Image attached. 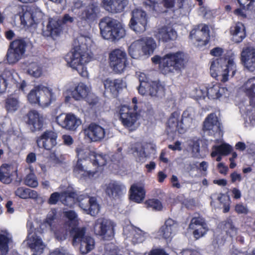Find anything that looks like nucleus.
<instances>
[{"label":"nucleus","instance_id":"1","mask_svg":"<svg viewBox=\"0 0 255 255\" xmlns=\"http://www.w3.org/2000/svg\"><path fill=\"white\" fill-rule=\"evenodd\" d=\"M151 61L154 64H158L160 71L164 75L181 72L186 63L184 52L179 51L167 53L162 57L155 55Z\"/></svg>","mask_w":255,"mask_h":255},{"label":"nucleus","instance_id":"2","mask_svg":"<svg viewBox=\"0 0 255 255\" xmlns=\"http://www.w3.org/2000/svg\"><path fill=\"white\" fill-rule=\"evenodd\" d=\"M92 59L87 51L82 49L81 46L73 48L65 56V60L70 67L77 71L83 77H87L88 73L85 65Z\"/></svg>","mask_w":255,"mask_h":255},{"label":"nucleus","instance_id":"3","mask_svg":"<svg viewBox=\"0 0 255 255\" xmlns=\"http://www.w3.org/2000/svg\"><path fill=\"white\" fill-rule=\"evenodd\" d=\"M99 26L102 37L112 41L118 40L126 35V31L122 24L117 20L109 16L102 18Z\"/></svg>","mask_w":255,"mask_h":255},{"label":"nucleus","instance_id":"4","mask_svg":"<svg viewBox=\"0 0 255 255\" xmlns=\"http://www.w3.org/2000/svg\"><path fill=\"white\" fill-rule=\"evenodd\" d=\"M210 70L212 77H219L217 80L225 82L228 80L230 72H232V76L235 74L236 65L233 59L220 57L213 59Z\"/></svg>","mask_w":255,"mask_h":255},{"label":"nucleus","instance_id":"5","mask_svg":"<svg viewBox=\"0 0 255 255\" xmlns=\"http://www.w3.org/2000/svg\"><path fill=\"white\" fill-rule=\"evenodd\" d=\"M180 116L179 111H174L170 115L167 123V128L170 132L182 134L192 126L193 119L188 111H184L181 118Z\"/></svg>","mask_w":255,"mask_h":255},{"label":"nucleus","instance_id":"6","mask_svg":"<svg viewBox=\"0 0 255 255\" xmlns=\"http://www.w3.org/2000/svg\"><path fill=\"white\" fill-rule=\"evenodd\" d=\"M58 134L52 130H46L37 136L36 142L38 147L50 152L49 157L55 159L57 157L56 148L57 144Z\"/></svg>","mask_w":255,"mask_h":255},{"label":"nucleus","instance_id":"7","mask_svg":"<svg viewBox=\"0 0 255 255\" xmlns=\"http://www.w3.org/2000/svg\"><path fill=\"white\" fill-rule=\"evenodd\" d=\"M27 43L23 38H18L10 42L6 53L9 64H14L22 58L26 51Z\"/></svg>","mask_w":255,"mask_h":255},{"label":"nucleus","instance_id":"8","mask_svg":"<svg viewBox=\"0 0 255 255\" xmlns=\"http://www.w3.org/2000/svg\"><path fill=\"white\" fill-rule=\"evenodd\" d=\"M133 108L129 106L123 105L119 111L120 120L123 125L126 128H130L137 120L138 114L137 113V100L136 97L132 99Z\"/></svg>","mask_w":255,"mask_h":255},{"label":"nucleus","instance_id":"9","mask_svg":"<svg viewBox=\"0 0 255 255\" xmlns=\"http://www.w3.org/2000/svg\"><path fill=\"white\" fill-rule=\"evenodd\" d=\"M114 225L110 220L104 218L97 219L94 225V231L95 234L102 236L108 240H111L114 236Z\"/></svg>","mask_w":255,"mask_h":255},{"label":"nucleus","instance_id":"10","mask_svg":"<svg viewBox=\"0 0 255 255\" xmlns=\"http://www.w3.org/2000/svg\"><path fill=\"white\" fill-rule=\"evenodd\" d=\"M132 17L129 22V27L136 33L145 31L147 24V16L141 9L135 8L131 12Z\"/></svg>","mask_w":255,"mask_h":255},{"label":"nucleus","instance_id":"11","mask_svg":"<svg viewBox=\"0 0 255 255\" xmlns=\"http://www.w3.org/2000/svg\"><path fill=\"white\" fill-rule=\"evenodd\" d=\"M127 54L125 52L116 49L109 54V65L116 73H122L127 66Z\"/></svg>","mask_w":255,"mask_h":255},{"label":"nucleus","instance_id":"12","mask_svg":"<svg viewBox=\"0 0 255 255\" xmlns=\"http://www.w3.org/2000/svg\"><path fill=\"white\" fill-rule=\"evenodd\" d=\"M74 21V17L68 13L63 15L61 19L55 20L50 19L46 26L47 35L51 37L59 35L62 30V25L71 24Z\"/></svg>","mask_w":255,"mask_h":255},{"label":"nucleus","instance_id":"13","mask_svg":"<svg viewBox=\"0 0 255 255\" xmlns=\"http://www.w3.org/2000/svg\"><path fill=\"white\" fill-rule=\"evenodd\" d=\"M196 25L192 29L189 36L190 39L194 40L197 43L198 46H203L206 45L210 41V35L209 27L206 24Z\"/></svg>","mask_w":255,"mask_h":255},{"label":"nucleus","instance_id":"14","mask_svg":"<svg viewBox=\"0 0 255 255\" xmlns=\"http://www.w3.org/2000/svg\"><path fill=\"white\" fill-rule=\"evenodd\" d=\"M23 120L29 130L32 132L41 130L44 125V118L37 111H29L24 117Z\"/></svg>","mask_w":255,"mask_h":255},{"label":"nucleus","instance_id":"15","mask_svg":"<svg viewBox=\"0 0 255 255\" xmlns=\"http://www.w3.org/2000/svg\"><path fill=\"white\" fill-rule=\"evenodd\" d=\"M56 121L62 128L71 131L75 130L81 124L80 119L72 113L61 114L56 117Z\"/></svg>","mask_w":255,"mask_h":255},{"label":"nucleus","instance_id":"16","mask_svg":"<svg viewBox=\"0 0 255 255\" xmlns=\"http://www.w3.org/2000/svg\"><path fill=\"white\" fill-rule=\"evenodd\" d=\"M176 0H145L144 4L146 7L152 10H155L156 6L160 2L163 6L167 9L174 7ZM177 6L178 9H185L188 7V0H177Z\"/></svg>","mask_w":255,"mask_h":255},{"label":"nucleus","instance_id":"17","mask_svg":"<svg viewBox=\"0 0 255 255\" xmlns=\"http://www.w3.org/2000/svg\"><path fill=\"white\" fill-rule=\"evenodd\" d=\"M84 133L86 138L90 141L99 142L105 136V128L98 124L92 123L84 129Z\"/></svg>","mask_w":255,"mask_h":255},{"label":"nucleus","instance_id":"18","mask_svg":"<svg viewBox=\"0 0 255 255\" xmlns=\"http://www.w3.org/2000/svg\"><path fill=\"white\" fill-rule=\"evenodd\" d=\"M76 152L77 155L78 157V159L76 165L73 168V173L77 177L80 178H86L93 176L97 172V170L92 171L91 170H87L84 169V166L81 163L82 159H85L83 156V154L85 153L84 149L82 147H77L76 148Z\"/></svg>","mask_w":255,"mask_h":255},{"label":"nucleus","instance_id":"19","mask_svg":"<svg viewBox=\"0 0 255 255\" xmlns=\"http://www.w3.org/2000/svg\"><path fill=\"white\" fill-rule=\"evenodd\" d=\"M202 129L205 133L207 132L209 135H215L220 131V123L215 113H212L205 118Z\"/></svg>","mask_w":255,"mask_h":255},{"label":"nucleus","instance_id":"20","mask_svg":"<svg viewBox=\"0 0 255 255\" xmlns=\"http://www.w3.org/2000/svg\"><path fill=\"white\" fill-rule=\"evenodd\" d=\"M102 4L106 11L116 14L124 11L128 4V0H102Z\"/></svg>","mask_w":255,"mask_h":255},{"label":"nucleus","instance_id":"21","mask_svg":"<svg viewBox=\"0 0 255 255\" xmlns=\"http://www.w3.org/2000/svg\"><path fill=\"white\" fill-rule=\"evenodd\" d=\"M241 61L247 69L253 72L255 70V48H244L241 53Z\"/></svg>","mask_w":255,"mask_h":255},{"label":"nucleus","instance_id":"22","mask_svg":"<svg viewBox=\"0 0 255 255\" xmlns=\"http://www.w3.org/2000/svg\"><path fill=\"white\" fill-rule=\"evenodd\" d=\"M27 244L33 252V255H40L45 248L41 239L35 232L29 233Z\"/></svg>","mask_w":255,"mask_h":255},{"label":"nucleus","instance_id":"23","mask_svg":"<svg viewBox=\"0 0 255 255\" xmlns=\"http://www.w3.org/2000/svg\"><path fill=\"white\" fill-rule=\"evenodd\" d=\"M178 228L177 223L171 218L166 220L158 231L159 235L166 240L171 239Z\"/></svg>","mask_w":255,"mask_h":255},{"label":"nucleus","instance_id":"24","mask_svg":"<svg viewBox=\"0 0 255 255\" xmlns=\"http://www.w3.org/2000/svg\"><path fill=\"white\" fill-rule=\"evenodd\" d=\"M126 191L125 185L117 181H112L106 186L105 192L108 196L114 199L120 198Z\"/></svg>","mask_w":255,"mask_h":255},{"label":"nucleus","instance_id":"25","mask_svg":"<svg viewBox=\"0 0 255 255\" xmlns=\"http://www.w3.org/2000/svg\"><path fill=\"white\" fill-rule=\"evenodd\" d=\"M39 95V106L41 107H47L56 99V95L52 92V90L45 86L41 85Z\"/></svg>","mask_w":255,"mask_h":255},{"label":"nucleus","instance_id":"26","mask_svg":"<svg viewBox=\"0 0 255 255\" xmlns=\"http://www.w3.org/2000/svg\"><path fill=\"white\" fill-rule=\"evenodd\" d=\"M155 37L159 41L167 42L176 39L177 32L172 28L163 26L158 29Z\"/></svg>","mask_w":255,"mask_h":255},{"label":"nucleus","instance_id":"27","mask_svg":"<svg viewBox=\"0 0 255 255\" xmlns=\"http://www.w3.org/2000/svg\"><path fill=\"white\" fill-rule=\"evenodd\" d=\"M100 8L94 2L90 3L83 10L81 18L88 22H93L98 17Z\"/></svg>","mask_w":255,"mask_h":255},{"label":"nucleus","instance_id":"28","mask_svg":"<svg viewBox=\"0 0 255 255\" xmlns=\"http://www.w3.org/2000/svg\"><path fill=\"white\" fill-rule=\"evenodd\" d=\"M17 175V170L11 165L2 164L0 167V181L4 184L11 182L13 177Z\"/></svg>","mask_w":255,"mask_h":255},{"label":"nucleus","instance_id":"29","mask_svg":"<svg viewBox=\"0 0 255 255\" xmlns=\"http://www.w3.org/2000/svg\"><path fill=\"white\" fill-rule=\"evenodd\" d=\"M221 87L218 84L213 85L212 86L206 87L205 89H200L199 92L201 95L198 94V96L200 99H204L206 97L210 99H217L222 96L220 92Z\"/></svg>","mask_w":255,"mask_h":255},{"label":"nucleus","instance_id":"30","mask_svg":"<svg viewBox=\"0 0 255 255\" xmlns=\"http://www.w3.org/2000/svg\"><path fill=\"white\" fill-rule=\"evenodd\" d=\"M105 89L112 94L117 95L124 87L123 81L120 79L107 78L103 81Z\"/></svg>","mask_w":255,"mask_h":255},{"label":"nucleus","instance_id":"31","mask_svg":"<svg viewBox=\"0 0 255 255\" xmlns=\"http://www.w3.org/2000/svg\"><path fill=\"white\" fill-rule=\"evenodd\" d=\"M145 95L151 97H158L164 93V87L159 81H150L145 87Z\"/></svg>","mask_w":255,"mask_h":255},{"label":"nucleus","instance_id":"32","mask_svg":"<svg viewBox=\"0 0 255 255\" xmlns=\"http://www.w3.org/2000/svg\"><path fill=\"white\" fill-rule=\"evenodd\" d=\"M31 7L27 5L21 6V11L19 14L21 23L27 26H32L35 23L34 16Z\"/></svg>","mask_w":255,"mask_h":255},{"label":"nucleus","instance_id":"33","mask_svg":"<svg viewBox=\"0 0 255 255\" xmlns=\"http://www.w3.org/2000/svg\"><path fill=\"white\" fill-rule=\"evenodd\" d=\"M244 92L250 99V104L255 107V77L249 79L243 86Z\"/></svg>","mask_w":255,"mask_h":255},{"label":"nucleus","instance_id":"34","mask_svg":"<svg viewBox=\"0 0 255 255\" xmlns=\"http://www.w3.org/2000/svg\"><path fill=\"white\" fill-rule=\"evenodd\" d=\"M71 235L72 236V244L73 246H78L79 243L87 238L88 235H86V228L83 227H73L71 228L70 230Z\"/></svg>","mask_w":255,"mask_h":255},{"label":"nucleus","instance_id":"35","mask_svg":"<svg viewBox=\"0 0 255 255\" xmlns=\"http://www.w3.org/2000/svg\"><path fill=\"white\" fill-rule=\"evenodd\" d=\"M230 31L236 43L242 42L246 36V28L242 22L237 23L235 26L231 28Z\"/></svg>","mask_w":255,"mask_h":255},{"label":"nucleus","instance_id":"36","mask_svg":"<svg viewBox=\"0 0 255 255\" xmlns=\"http://www.w3.org/2000/svg\"><path fill=\"white\" fill-rule=\"evenodd\" d=\"M145 191L143 187L133 184L129 189V198L131 200L136 202L140 203L144 199Z\"/></svg>","mask_w":255,"mask_h":255},{"label":"nucleus","instance_id":"37","mask_svg":"<svg viewBox=\"0 0 255 255\" xmlns=\"http://www.w3.org/2000/svg\"><path fill=\"white\" fill-rule=\"evenodd\" d=\"M142 44V50L144 55H150L153 54L156 47V43L151 37H143L139 39Z\"/></svg>","mask_w":255,"mask_h":255},{"label":"nucleus","instance_id":"38","mask_svg":"<svg viewBox=\"0 0 255 255\" xmlns=\"http://www.w3.org/2000/svg\"><path fill=\"white\" fill-rule=\"evenodd\" d=\"M63 217L68 219L64 224V227L66 230H70L71 228L76 227L78 223V216L76 213L73 210L64 211Z\"/></svg>","mask_w":255,"mask_h":255},{"label":"nucleus","instance_id":"39","mask_svg":"<svg viewBox=\"0 0 255 255\" xmlns=\"http://www.w3.org/2000/svg\"><path fill=\"white\" fill-rule=\"evenodd\" d=\"M212 150L211 153L212 157H215L218 154L220 155L226 156L232 152L233 147L228 143H224L220 145H215L212 147Z\"/></svg>","mask_w":255,"mask_h":255},{"label":"nucleus","instance_id":"40","mask_svg":"<svg viewBox=\"0 0 255 255\" xmlns=\"http://www.w3.org/2000/svg\"><path fill=\"white\" fill-rule=\"evenodd\" d=\"M14 193L16 196L23 199H36L38 198V194L36 191L24 187H18Z\"/></svg>","mask_w":255,"mask_h":255},{"label":"nucleus","instance_id":"41","mask_svg":"<svg viewBox=\"0 0 255 255\" xmlns=\"http://www.w3.org/2000/svg\"><path fill=\"white\" fill-rule=\"evenodd\" d=\"M89 89L83 83L80 82L72 91V97L76 100L85 99L88 96Z\"/></svg>","mask_w":255,"mask_h":255},{"label":"nucleus","instance_id":"42","mask_svg":"<svg viewBox=\"0 0 255 255\" xmlns=\"http://www.w3.org/2000/svg\"><path fill=\"white\" fill-rule=\"evenodd\" d=\"M78 195L76 191L69 190L63 191L61 203L65 206L71 207L77 203Z\"/></svg>","mask_w":255,"mask_h":255},{"label":"nucleus","instance_id":"43","mask_svg":"<svg viewBox=\"0 0 255 255\" xmlns=\"http://www.w3.org/2000/svg\"><path fill=\"white\" fill-rule=\"evenodd\" d=\"M128 54L133 59H138L143 54V51L139 39L134 41L128 47Z\"/></svg>","mask_w":255,"mask_h":255},{"label":"nucleus","instance_id":"44","mask_svg":"<svg viewBox=\"0 0 255 255\" xmlns=\"http://www.w3.org/2000/svg\"><path fill=\"white\" fill-rule=\"evenodd\" d=\"M79 250L81 254L86 255L94 249L95 241L93 238L88 236L87 238L79 243Z\"/></svg>","mask_w":255,"mask_h":255},{"label":"nucleus","instance_id":"45","mask_svg":"<svg viewBox=\"0 0 255 255\" xmlns=\"http://www.w3.org/2000/svg\"><path fill=\"white\" fill-rule=\"evenodd\" d=\"M59 218L57 210L56 208H52L48 212L44 223L46 226H48L51 229H54L58 222Z\"/></svg>","mask_w":255,"mask_h":255},{"label":"nucleus","instance_id":"46","mask_svg":"<svg viewBox=\"0 0 255 255\" xmlns=\"http://www.w3.org/2000/svg\"><path fill=\"white\" fill-rule=\"evenodd\" d=\"M5 109L8 113H14L19 108L18 100L12 96H8L5 100Z\"/></svg>","mask_w":255,"mask_h":255},{"label":"nucleus","instance_id":"47","mask_svg":"<svg viewBox=\"0 0 255 255\" xmlns=\"http://www.w3.org/2000/svg\"><path fill=\"white\" fill-rule=\"evenodd\" d=\"M223 229L226 232L227 235L232 237L237 233V229L233 224L232 219L229 217L226 220L221 223Z\"/></svg>","mask_w":255,"mask_h":255},{"label":"nucleus","instance_id":"48","mask_svg":"<svg viewBox=\"0 0 255 255\" xmlns=\"http://www.w3.org/2000/svg\"><path fill=\"white\" fill-rule=\"evenodd\" d=\"M138 78L140 84L138 87V92L139 94L144 95L145 90V87L148 85V84L150 82L149 78L147 77L144 73H139L138 75Z\"/></svg>","mask_w":255,"mask_h":255},{"label":"nucleus","instance_id":"49","mask_svg":"<svg viewBox=\"0 0 255 255\" xmlns=\"http://www.w3.org/2000/svg\"><path fill=\"white\" fill-rule=\"evenodd\" d=\"M41 88V85H38L35 87L34 89L30 91L27 95V98L28 102L31 104H38L39 105V90Z\"/></svg>","mask_w":255,"mask_h":255},{"label":"nucleus","instance_id":"50","mask_svg":"<svg viewBox=\"0 0 255 255\" xmlns=\"http://www.w3.org/2000/svg\"><path fill=\"white\" fill-rule=\"evenodd\" d=\"M9 238L5 235L0 234V255H6L9 251Z\"/></svg>","mask_w":255,"mask_h":255},{"label":"nucleus","instance_id":"51","mask_svg":"<svg viewBox=\"0 0 255 255\" xmlns=\"http://www.w3.org/2000/svg\"><path fill=\"white\" fill-rule=\"evenodd\" d=\"M27 72L28 74L35 78H38L42 75V68L35 62H32L28 66Z\"/></svg>","mask_w":255,"mask_h":255},{"label":"nucleus","instance_id":"52","mask_svg":"<svg viewBox=\"0 0 255 255\" xmlns=\"http://www.w3.org/2000/svg\"><path fill=\"white\" fill-rule=\"evenodd\" d=\"M92 201V197L87 194L78 195L77 203H78L79 207L85 210L89 206V204Z\"/></svg>","mask_w":255,"mask_h":255},{"label":"nucleus","instance_id":"53","mask_svg":"<svg viewBox=\"0 0 255 255\" xmlns=\"http://www.w3.org/2000/svg\"><path fill=\"white\" fill-rule=\"evenodd\" d=\"M189 229L193 230V235L196 240H198L203 237L207 233L208 230L207 223H206V225L202 227L201 226H197L190 228Z\"/></svg>","mask_w":255,"mask_h":255},{"label":"nucleus","instance_id":"54","mask_svg":"<svg viewBox=\"0 0 255 255\" xmlns=\"http://www.w3.org/2000/svg\"><path fill=\"white\" fill-rule=\"evenodd\" d=\"M88 214L95 216L97 215L100 211V206L97 202V199L94 197H92V201L89 204V206L85 210Z\"/></svg>","mask_w":255,"mask_h":255},{"label":"nucleus","instance_id":"55","mask_svg":"<svg viewBox=\"0 0 255 255\" xmlns=\"http://www.w3.org/2000/svg\"><path fill=\"white\" fill-rule=\"evenodd\" d=\"M91 155L93 156V158H91L93 166L98 167L106 164L107 161L104 156L95 152H93Z\"/></svg>","mask_w":255,"mask_h":255},{"label":"nucleus","instance_id":"56","mask_svg":"<svg viewBox=\"0 0 255 255\" xmlns=\"http://www.w3.org/2000/svg\"><path fill=\"white\" fill-rule=\"evenodd\" d=\"M145 204L147 208H151L155 211H161L163 208L161 202L157 199H149L147 200Z\"/></svg>","mask_w":255,"mask_h":255},{"label":"nucleus","instance_id":"57","mask_svg":"<svg viewBox=\"0 0 255 255\" xmlns=\"http://www.w3.org/2000/svg\"><path fill=\"white\" fill-rule=\"evenodd\" d=\"M23 181L25 185L32 188L36 187L38 184L37 177L34 173L27 174L24 178Z\"/></svg>","mask_w":255,"mask_h":255},{"label":"nucleus","instance_id":"58","mask_svg":"<svg viewBox=\"0 0 255 255\" xmlns=\"http://www.w3.org/2000/svg\"><path fill=\"white\" fill-rule=\"evenodd\" d=\"M145 239V234L141 230L138 229L135 231L132 238V242L133 244H139L144 241Z\"/></svg>","mask_w":255,"mask_h":255},{"label":"nucleus","instance_id":"59","mask_svg":"<svg viewBox=\"0 0 255 255\" xmlns=\"http://www.w3.org/2000/svg\"><path fill=\"white\" fill-rule=\"evenodd\" d=\"M201 140L200 139L192 140V145H191L192 152L194 157L200 158L201 156L200 153V142Z\"/></svg>","mask_w":255,"mask_h":255},{"label":"nucleus","instance_id":"60","mask_svg":"<svg viewBox=\"0 0 255 255\" xmlns=\"http://www.w3.org/2000/svg\"><path fill=\"white\" fill-rule=\"evenodd\" d=\"M205 220L201 216L193 217L189 225V228L193 227L195 226H201L202 227L206 225Z\"/></svg>","mask_w":255,"mask_h":255},{"label":"nucleus","instance_id":"61","mask_svg":"<svg viewBox=\"0 0 255 255\" xmlns=\"http://www.w3.org/2000/svg\"><path fill=\"white\" fill-rule=\"evenodd\" d=\"M62 192L61 193L55 192L52 193L48 199V204L50 205H55L57 203L59 200L62 202Z\"/></svg>","mask_w":255,"mask_h":255},{"label":"nucleus","instance_id":"62","mask_svg":"<svg viewBox=\"0 0 255 255\" xmlns=\"http://www.w3.org/2000/svg\"><path fill=\"white\" fill-rule=\"evenodd\" d=\"M220 195L221 196L218 197V200L220 202L221 204H223V213H228L230 211V204L229 203L230 198L229 197H228V202L226 203H223V199L224 200H225L226 197L224 194L221 193Z\"/></svg>","mask_w":255,"mask_h":255},{"label":"nucleus","instance_id":"63","mask_svg":"<svg viewBox=\"0 0 255 255\" xmlns=\"http://www.w3.org/2000/svg\"><path fill=\"white\" fill-rule=\"evenodd\" d=\"M86 101L91 106H95L98 102V98L93 94L88 95L86 97Z\"/></svg>","mask_w":255,"mask_h":255},{"label":"nucleus","instance_id":"64","mask_svg":"<svg viewBox=\"0 0 255 255\" xmlns=\"http://www.w3.org/2000/svg\"><path fill=\"white\" fill-rule=\"evenodd\" d=\"M235 210L238 214H247L248 209L242 204H237L235 207Z\"/></svg>","mask_w":255,"mask_h":255}]
</instances>
